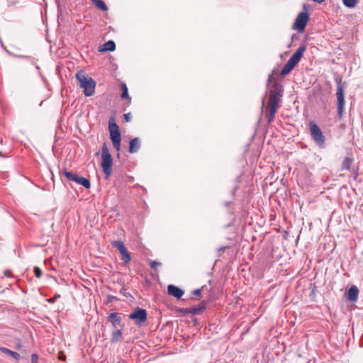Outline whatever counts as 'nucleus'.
I'll list each match as a JSON object with an SVG mask.
<instances>
[{
    "instance_id": "obj_1",
    "label": "nucleus",
    "mask_w": 363,
    "mask_h": 363,
    "mask_svg": "<svg viewBox=\"0 0 363 363\" xmlns=\"http://www.w3.org/2000/svg\"><path fill=\"white\" fill-rule=\"evenodd\" d=\"M273 89L270 91L268 110L266 113L265 117L269 123H272L274 119L275 114L279 108V104L281 101V99L284 94L283 85L275 82L272 84Z\"/></svg>"
},
{
    "instance_id": "obj_2",
    "label": "nucleus",
    "mask_w": 363,
    "mask_h": 363,
    "mask_svg": "<svg viewBox=\"0 0 363 363\" xmlns=\"http://www.w3.org/2000/svg\"><path fill=\"white\" fill-rule=\"evenodd\" d=\"M76 78L79 82L80 87L84 89V94L86 96H93L95 93L96 82L87 76L83 70L77 72Z\"/></svg>"
},
{
    "instance_id": "obj_3",
    "label": "nucleus",
    "mask_w": 363,
    "mask_h": 363,
    "mask_svg": "<svg viewBox=\"0 0 363 363\" xmlns=\"http://www.w3.org/2000/svg\"><path fill=\"white\" fill-rule=\"evenodd\" d=\"M113 160L109 150L106 143H104L101 148V166L106 178L108 179L112 174Z\"/></svg>"
},
{
    "instance_id": "obj_4",
    "label": "nucleus",
    "mask_w": 363,
    "mask_h": 363,
    "mask_svg": "<svg viewBox=\"0 0 363 363\" xmlns=\"http://www.w3.org/2000/svg\"><path fill=\"white\" fill-rule=\"evenodd\" d=\"M303 9L305 11L298 14L293 24V29L297 30L301 33L305 31L306 26L310 19L306 5L303 6Z\"/></svg>"
},
{
    "instance_id": "obj_5",
    "label": "nucleus",
    "mask_w": 363,
    "mask_h": 363,
    "mask_svg": "<svg viewBox=\"0 0 363 363\" xmlns=\"http://www.w3.org/2000/svg\"><path fill=\"white\" fill-rule=\"evenodd\" d=\"M335 95L337 98V114L340 120L343 117L345 112V97L344 88L340 83L337 84Z\"/></svg>"
},
{
    "instance_id": "obj_6",
    "label": "nucleus",
    "mask_w": 363,
    "mask_h": 363,
    "mask_svg": "<svg viewBox=\"0 0 363 363\" xmlns=\"http://www.w3.org/2000/svg\"><path fill=\"white\" fill-rule=\"evenodd\" d=\"M111 245L120 253L121 259L125 264L130 262L131 259L130 254L128 252L125 245L122 241L113 240L111 242Z\"/></svg>"
},
{
    "instance_id": "obj_7",
    "label": "nucleus",
    "mask_w": 363,
    "mask_h": 363,
    "mask_svg": "<svg viewBox=\"0 0 363 363\" xmlns=\"http://www.w3.org/2000/svg\"><path fill=\"white\" fill-rule=\"evenodd\" d=\"M64 174L69 181L74 182L83 186L86 189H89L91 186L90 182L88 179L79 176L72 172L65 171Z\"/></svg>"
},
{
    "instance_id": "obj_8",
    "label": "nucleus",
    "mask_w": 363,
    "mask_h": 363,
    "mask_svg": "<svg viewBox=\"0 0 363 363\" xmlns=\"http://www.w3.org/2000/svg\"><path fill=\"white\" fill-rule=\"evenodd\" d=\"M129 318L133 320L137 325H141L147 320V312L145 309L137 307L129 315Z\"/></svg>"
},
{
    "instance_id": "obj_9",
    "label": "nucleus",
    "mask_w": 363,
    "mask_h": 363,
    "mask_svg": "<svg viewBox=\"0 0 363 363\" xmlns=\"http://www.w3.org/2000/svg\"><path fill=\"white\" fill-rule=\"evenodd\" d=\"M306 50V45H301L300 47L298 48V50L291 56V57L287 61L289 64L292 65L294 67H295L300 60L301 59L303 52Z\"/></svg>"
},
{
    "instance_id": "obj_10",
    "label": "nucleus",
    "mask_w": 363,
    "mask_h": 363,
    "mask_svg": "<svg viewBox=\"0 0 363 363\" xmlns=\"http://www.w3.org/2000/svg\"><path fill=\"white\" fill-rule=\"evenodd\" d=\"M109 136H121L119 127L116 124L113 117L110 118L108 121Z\"/></svg>"
},
{
    "instance_id": "obj_11",
    "label": "nucleus",
    "mask_w": 363,
    "mask_h": 363,
    "mask_svg": "<svg viewBox=\"0 0 363 363\" xmlns=\"http://www.w3.org/2000/svg\"><path fill=\"white\" fill-rule=\"evenodd\" d=\"M167 291L169 295L177 298H180L184 294V291L174 285H169L167 287Z\"/></svg>"
},
{
    "instance_id": "obj_12",
    "label": "nucleus",
    "mask_w": 363,
    "mask_h": 363,
    "mask_svg": "<svg viewBox=\"0 0 363 363\" xmlns=\"http://www.w3.org/2000/svg\"><path fill=\"white\" fill-rule=\"evenodd\" d=\"M207 302L202 301L197 306H194L190 308V313L193 315H198L201 313L206 308Z\"/></svg>"
},
{
    "instance_id": "obj_13",
    "label": "nucleus",
    "mask_w": 363,
    "mask_h": 363,
    "mask_svg": "<svg viewBox=\"0 0 363 363\" xmlns=\"http://www.w3.org/2000/svg\"><path fill=\"white\" fill-rule=\"evenodd\" d=\"M359 289L356 286H352L348 290V298L352 302H356L358 298Z\"/></svg>"
},
{
    "instance_id": "obj_14",
    "label": "nucleus",
    "mask_w": 363,
    "mask_h": 363,
    "mask_svg": "<svg viewBox=\"0 0 363 363\" xmlns=\"http://www.w3.org/2000/svg\"><path fill=\"white\" fill-rule=\"evenodd\" d=\"M309 128L311 136H323L322 131L315 122L311 121L309 123Z\"/></svg>"
},
{
    "instance_id": "obj_15",
    "label": "nucleus",
    "mask_w": 363,
    "mask_h": 363,
    "mask_svg": "<svg viewBox=\"0 0 363 363\" xmlns=\"http://www.w3.org/2000/svg\"><path fill=\"white\" fill-rule=\"evenodd\" d=\"M140 147V142L138 138H133L129 143V152L134 153L138 151Z\"/></svg>"
},
{
    "instance_id": "obj_16",
    "label": "nucleus",
    "mask_w": 363,
    "mask_h": 363,
    "mask_svg": "<svg viewBox=\"0 0 363 363\" xmlns=\"http://www.w3.org/2000/svg\"><path fill=\"white\" fill-rule=\"evenodd\" d=\"M0 351L6 355L11 356L17 361L21 359V355L18 352L12 351L6 347H1Z\"/></svg>"
},
{
    "instance_id": "obj_17",
    "label": "nucleus",
    "mask_w": 363,
    "mask_h": 363,
    "mask_svg": "<svg viewBox=\"0 0 363 363\" xmlns=\"http://www.w3.org/2000/svg\"><path fill=\"white\" fill-rule=\"evenodd\" d=\"M116 49V44L114 43V41L110 40L107 42H106L103 46H102V48L100 49L99 50L100 51H102V52H106V51H114Z\"/></svg>"
},
{
    "instance_id": "obj_18",
    "label": "nucleus",
    "mask_w": 363,
    "mask_h": 363,
    "mask_svg": "<svg viewBox=\"0 0 363 363\" xmlns=\"http://www.w3.org/2000/svg\"><path fill=\"white\" fill-rule=\"evenodd\" d=\"M108 318L109 320L111 322L114 327H116L117 325H119L121 322V318L118 315L117 313H111Z\"/></svg>"
},
{
    "instance_id": "obj_19",
    "label": "nucleus",
    "mask_w": 363,
    "mask_h": 363,
    "mask_svg": "<svg viewBox=\"0 0 363 363\" xmlns=\"http://www.w3.org/2000/svg\"><path fill=\"white\" fill-rule=\"evenodd\" d=\"M353 158L351 156H347L342 162V168L343 169L350 170Z\"/></svg>"
},
{
    "instance_id": "obj_20",
    "label": "nucleus",
    "mask_w": 363,
    "mask_h": 363,
    "mask_svg": "<svg viewBox=\"0 0 363 363\" xmlns=\"http://www.w3.org/2000/svg\"><path fill=\"white\" fill-rule=\"evenodd\" d=\"M122 337V330H118L113 331L111 335V341L112 342H118L121 341Z\"/></svg>"
},
{
    "instance_id": "obj_21",
    "label": "nucleus",
    "mask_w": 363,
    "mask_h": 363,
    "mask_svg": "<svg viewBox=\"0 0 363 363\" xmlns=\"http://www.w3.org/2000/svg\"><path fill=\"white\" fill-rule=\"evenodd\" d=\"M292 65L289 64L288 62L284 65L282 69L281 70V75L285 76L290 73L291 70L294 68Z\"/></svg>"
},
{
    "instance_id": "obj_22",
    "label": "nucleus",
    "mask_w": 363,
    "mask_h": 363,
    "mask_svg": "<svg viewBox=\"0 0 363 363\" xmlns=\"http://www.w3.org/2000/svg\"><path fill=\"white\" fill-rule=\"evenodd\" d=\"M12 56L17 59H24L25 60H28V62H30L32 65H35V59L31 56L16 54H13L12 55Z\"/></svg>"
},
{
    "instance_id": "obj_23",
    "label": "nucleus",
    "mask_w": 363,
    "mask_h": 363,
    "mask_svg": "<svg viewBox=\"0 0 363 363\" xmlns=\"http://www.w3.org/2000/svg\"><path fill=\"white\" fill-rule=\"evenodd\" d=\"M121 89H122V94L121 95V99H128L129 101H130V98L128 95V87L125 84H122Z\"/></svg>"
},
{
    "instance_id": "obj_24",
    "label": "nucleus",
    "mask_w": 363,
    "mask_h": 363,
    "mask_svg": "<svg viewBox=\"0 0 363 363\" xmlns=\"http://www.w3.org/2000/svg\"><path fill=\"white\" fill-rule=\"evenodd\" d=\"M95 6L103 11H106L108 10V7L105 2L102 0H95L94 1Z\"/></svg>"
},
{
    "instance_id": "obj_25",
    "label": "nucleus",
    "mask_w": 363,
    "mask_h": 363,
    "mask_svg": "<svg viewBox=\"0 0 363 363\" xmlns=\"http://www.w3.org/2000/svg\"><path fill=\"white\" fill-rule=\"evenodd\" d=\"M343 4L350 9L354 8L357 4L358 0H342Z\"/></svg>"
},
{
    "instance_id": "obj_26",
    "label": "nucleus",
    "mask_w": 363,
    "mask_h": 363,
    "mask_svg": "<svg viewBox=\"0 0 363 363\" xmlns=\"http://www.w3.org/2000/svg\"><path fill=\"white\" fill-rule=\"evenodd\" d=\"M111 139L112 140L113 147L116 149V150L118 151L121 147V138H111Z\"/></svg>"
},
{
    "instance_id": "obj_27",
    "label": "nucleus",
    "mask_w": 363,
    "mask_h": 363,
    "mask_svg": "<svg viewBox=\"0 0 363 363\" xmlns=\"http://www.w3.org/2000/svg\"><path fill=\"white\" fill-rule=\"evenodd\" d=\"M314 143L320 147L324 146L325 138H313Z\"/></svg>"
},
{
    "instance_id": "obj_28",
    "label": "nucleus",
    "mask_w": 363,
    "mask_h": 363,
    "mask_svg": "<svg viewBox=\"0 0 363 363\" xmlns=\"http://www.w3.org/2000/svg\"><path fill=\"white\" fill-rule=\"evenodd\" d=\"M34 274H35V276L38 278H40L42 275V272L40 270V269L38 267H35L34 268Z\"/></svg>"
},
{
    "instance_id": "obj_29",
    "label": "nucleus",
    "mask_w": 363,
    "mask_h": 363,
    "mask_svg": "<svg viewBox=\"0 0 363 363\" xmlns=\"http://www.w3.org/2000/svg\"><path fill=\"white\" fill-rule=\"evenodd\" d=\"M19 0H7L8 6H13L18 4Z\"/></svg>"
},
{
    "instance_id": "obj_30",
    "label": "nucleus",
    "mask_w": 363,
    "mask_h": 363,
    "mask_svg": "<svg viewBox=\"0 0 363 363\" xmlns=\"http://www.w3.org/2000/svg\"><path fill=\"white\" fill-rule=\"evenodd\" d=\"M60 297V295L59 294H55V296L53 298H48L47 299V301L50 303H53L55 302V301L59 298Z\"/></svg>"
},
{
    "instance_id": "obj_31",
    "label": "nucleus",
    "mask_w": 363,
    "mask_h": 363,
    "mask_svg": "<svg viewBox=\"0 0 363 363\" xmlns=\"http://www.w3.org/2000/svg\"><path fill=\"white\" fill-rule=\"evenodd\" d=\"M38 356L36 354H33L31 355V363H38Z\"/></svg>"
},
{
    "instance_id": "obj_32",
    "label": "nucleus",
    "mask_w": 363,
    "mask_h": 363,
    "mask_svg": "<svg viewBox=\"0 0 363 363\" xmlns=\"http://www.w3.org/2000/svg\"><path fill=\"white\" fill-rule=\"evenodd\" d=\"M192 294H193V295H194L196 296L201 297V289H195L193 291Z\"/></svg>"
},
{
    "instance_id": "obj_33",
    "label": "nucleus",
    "mask_w": 363,
    "mask_h": 363,
    "mask_svg": "<svg viewBox=\"0 0 363 363\" xmlns=\"http://www.w3.org/2000/svg\"><path fill=\"white\" fill-rule=\"evenodd\" d=\"M160 265V263L157 262V261H152L150 264V267L152 268V269H156V267L157 266Z\"/></svg>"
},
{
    "instance_id": "obj_34",
    "label": "nucleus",
    "mask_w": 363,
    "mask_h": 363,
    "mask_svg": "<svg viewBox=\"0 0 363 363\" xmlns=\"http://www.w3.org/2000/svg\"><path fill=\"white\" fill-rule=\"evenodd\" d=\"M125 121L129 122L131 120V114L130 113L123 115Z\"/></svg>"
},
{
    "instance_id": "obj_35",
    "label": "nucleus",
    "mask_w": 363,
    "mask_h": 363,
    "mask_svg": "<svg viewBox=\"0 0 363 363\" xmlns=\"http://www.w3.org/2000/svg\"><path fill=\"white\" fill-rule=\"evenodd\" d=\"M275 79L272 76V74H270L268 77V79H267V85H269V84H271L273 80H274Z\"/></svg>"
},
{
    "instance_id": "obj_36",
    "label": "nucleus",
    "mask_w": 363,
    "mask_h": 363,
    "mask_svg": "<svg viewBox=\"0 0 363 363\" xmlns=\"http://www.w3.org/2000/svg\"><path fill=\"white\" fill-rule=\"evenodd\" d=\"M33 65L35 67L36 69L38 70V74L42 77L43 76L40 72V67L36 63V60H35V65Z\"/></svg>"
},
{
    "instance_id": "obj_37",
    "label": "nucleus",
    "mask_w": 363,
    "mask_h": 363,
    "mask_svg": "<svg viewBox=\"0 0 363 363\" xmlns=\"http://www.w3.org/2000/svg\"><path fill=\"white\" fill-rule=\"evenodd\" d=\"M297 38H298V37L296 34H293L291 35V41H294V40H296Z\"/></svg>"
},
{
    "instance_id": "obj_38",
    "label": "nucleus",
    "mask_w": 363,
    "mask_h": 363,
    "mask_svg": "<svg viewBox=\"0 0 363 363\" xmlns=\"http://www.w3.org/2000/svg\"><path fill=\"white\" fill-rule=\"evenodd\" d=\"M313 1L316 3L320 4V3L323 2L325 0H313Z\"/></svg>"
},
{
    "instance_id": "obj_39",
    "label": "nucleus",
    "mask_w": 363,
    "mask_h": 363,
    "mask_svg": "<svg viewBox=\"0 0 363 363\" xmlns=\"http://www.w3.org/2000/svg\"><path fill=\"white\" fill-rule=\"evenodd\" d=\"M109 300L116 299V297L108 296Z\"/></svg>"
},
{
    "instance_id": "obj_40",
    "label": "nucleus",
    "mask_w": 363,
    "mask_h": 363,
    "mask_svg": "<svg viewBox=\"0 0 363 363\" xmlns=\"http://www.w3.org/2000/svg\"><path fill=\"white\" fill-rule=\"evenodd\" d=\"M0 157H6V155L0 151Z\"/></svg>"
},
{
    "instance_id": "obj_41",
    "label": "nucleus",
    "mask_w": 363,
    "mask_h": 363,
    "mask_svg": "<svg viewBox=\"0 0 363 363\" xmlns=\"http://www.w3.org/2000/svg\"><path fill=\"white\" fill-rule=\"evenodd\" d=\"M17 349H20L21 347V345L19 343L16 345Z\"/></svg>"
},
{
    "instance_id": "obj_42",
    "label": "nucleus",
    "mask_w": 363,
    "mask_h": 363,
    "mask_svg": "<svg viewBox=\"0 0 363 363\" xmlns=\"http://www.w3.org/2000/svg\"><path fill=\"white\" fill-rule=\"evenodd\" d=\"M60 359H62V360H65V357H60Z\"/></svg>"
},
{
    "instance_id": "obj_43",
    "label": "nucleus",
    "mask_w": 363,
    "mask_h": 363,
    "mask_svg": "<svg viewBox=\"0 0 363 363\" xmlns=\"http://www.w3.org/2000/svg\"><path fill=\"white\" fill-rule=\"evenodd\" d=\"M0 143L2 144V143H3L2 139L0 140Z\"/></svg>"
}]
</instances>
